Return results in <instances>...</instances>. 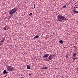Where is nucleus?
<instances>
[{
    "instance_id": "obj_17",
    "label": "nucleus",
    "mask_w": 78,
    "mask_h": 78,
    "mask_svg": "<svg viewBox=\"0 0 78 78\" xmlns=\"http://www.w3.org/2000/svg\"><path fill=\"white\" fill-rule=\"evenodd\" d=\"M66 5H64V6H63V8H66Z\"/></svg>"
},
{
    "instance_id": "obj_27",
    "label": "nucleus",
    "mask_w": 78,
    "mask_h": 78,
    "mask_svg": "<svg viewBox=\"0 0 78 78\" xmlns=\"http://www.w3.org/2000/svg\"><path fill=\"white\" fill-rule=\"evenodd\" d=\"M20 78H23V77H20Z\"/></svg>"
},
{
    "instance_id": "obj_18",
    "label": "nucleus",
    "mask_w": 78,
    "mask_h": 78,
    "mask_svg": "<svg viewBox=\"0 0 78 78\" xmlns=\"http://www.w3.org/2000/svg\"><path fill=\"white\" fill-rule=\"evenodd\" d=\"M34 8H35V4H34Z\"/></svg>"
},
{
    "instance_id": "obj_28",
    "label": "nucleus",
    "mask_w": 78,
    "mask_h": 78,
    "mask_svg": "<svg viewBox=\"0 0 78 78\" xmlns=\"http://www.w3.org/2000/svg\"><path fill=\"white\" fill-rule=\"evenodd\" d=\"M5 77H6V76H5Z\"/></svg>"
},
{
    "instance_id": "obj_14",
    "label": "nucleus",
    "mask_w": 78,
    "mask_h": 78,
    "mask_svg": "<svg viewBox=\"0 0 78 78\" xmlns=\"http://www.w3.org/2000/svg\"><path fill=\"white\" fill-rule=\"evenodd\" d=\"M5 41V40L4 39H3L2 40V43H3Z\"/></svg>"
},
{
    "instance_id": "obj_11",
    "label": "nucleus",
    "mask_w": 78,
    "mask_h": 78,
    "mask_svg": "<svg viewBox=\"0 0 78 78\" xmlns=\"http://www.w3.org/2000/svg\"><path fill=\"white\" fill-rule=\"evenodd\" d=\"M66 57L67 58H68L69 57V55H66Z\"/></svg>"
},
{
    "instance_id": "obj_10",
    "label": "nucleus",
    "mask_w": 78,
    "mask_h": 78,
    "mask_svg": "<svg viewBox=\"0 0 78 78\" xmlns=\"http://www.w3.org/2000/svg\"><path fill=\"white\" fill-rule=\"evenodd\" d=\"M39 36L38 35H37L35 37V38H39Z\"/></svg>"
},
{
    "instance_id": "obj_6",
    "label": "nucleus",
    "mask_w": 78,
    "mask_h": 78,
    "mask_svg": "<svg viewBox=\"0 0 78 78\" xmlns=\"http://www.w3.org/2000/svg\"><path fill=\"white\" fill-rule=\"evenodd\" d=\"M8 72H7V70H5L3 71V73L4 74H8Z\"/></svg>"
},
{
    "instance_id": "obj_26",
    "label": "nucleus",
    "mask_w": 78,
    "mask_h": 78,
    "mask_svg": "<svg viewBox=\"0 0 78 78\" xmlns=\"http://www.w3.org/2000/svg\"><path fill=\"white\" fill-rule=\"evenodd\" d=\"M35 38V37H34V39L35 38Z\"/></svg>"
},
{
    "instance_id": "obj_9",
    "label": "nucleus",
    "mask_w": 78,
    "mask_h": 78,
    "mask_svg": "<svg viewBox=\"0 0 78 78\" xmlns=\"http://www.w3.org/2000/svg\"><path fill=\"white\" fill-rule=\"evenodd\" d=\"M59 42L61 44H62L63 43V41L62 40H61V41H59Z\"/></svg>"
},
{
    "instance_id": "obj_19",
    "label": "nucleus",
    "mask_w": 78,
    "mask_h": 78,
    "mask_svg": "<svg viewBox=\"0 0 78 78\" xmlns=\"http://www.w3.org/2000/svg\"><path fill=\"white\" fill-rule=\"evenodd\" d=\"M78 7H75L74 8V9H76V8H77Z\"/></svg>"
},
{
    "instance_id": "obj_24",
    "label": "nucleus",
    "mask_w": 78,
    "mask_h": 78,
    "mask_svg": "<svg viewBox=\"0 0 78 78\" xmlns=\"http://www.w3.org/2000/svg\"><path fill=\"white\" fill-rule=\"evenodd\" d=\"M9 19H10V18L9 17L7 18V19L8 20H9Z\"/></svg>"
},
{
    "instance_id": "obj_3",
    "label": "nucleus",
    "mask_w": 78,
    "mask_h": 78,
    "mask_svg": "<svg viewBox=\"0 0 78 78\" xmlns=\"http://www.w3.org/2000/svg\"><path fill=\"white\" fill-rule=\"evenodd\" d=\"M7 70L8 71H12L14 70V67L11 66H8L7 67Z\"/></svg>"
},
{
    "instance_id": "obj_1",
    "label": "nucleus",
    "mask_w": 78,
    "mask_h": 78,
    "mask_svg": "<svg viewBox=\"0 0 78 78\" xmlns=\"http://www.w3.org/2000/svg\"><path fill=\"white\" fill-rule=\"evenodd\" d=\"M57 17V21L59 22L62 21V20H65L66 21V20L67 19L66 18L63 16L60 15L58 16Z\"/></svg>"
},
{
    "instance_id": "obj_12",
    "label": "nucleus",
    "mask_w": 78,
    "mask_h": 78,
    "mask_svg": "<svg viewBox=\"0 0 78 78\" xmlns=\"http://www.w3.org/2000/svg\"><path fill=\"white\" fill-rule=\"evenodd\" d=\"M3 29L5 30H6V27H5L4 28H3Z\"/></svg>"
},
{
    "instance_id": "obj_4",
    "label": "nucleus",
    "mask_w": 78,
    "mask_h": 78,
    "mask_svg": "<svg viewBox=\"0 0 78 78\" xmlns=\"http://www.w3.org/2000/svg\"><path fill=\"white\" fill-rule=\"evenodd\" d=\"M54 55H51L49 56V57L48 58V59H49L50 60H51L53 58Z\"/></svg>"
},
{
    "instance_id": "obj_7",
    "label": "nucleus",
    "mask_w": 78,
    "mask_h": 78,
    "mask_svg": "<svg viewBox=\"0 0 78 78\" xmlns=\"http://www.w3.org/2000/svg\"><path fill=\"white\" fill-rule=\"evenodd\" d=\"M27 69H31V68H30V66L29 65H28L27 66Z\"/></svg>"
},
{
    "instance_id": "obj_15",
    "label": "nucleus",
    "mask_w": 78,
    "mask_h": 78,
    "mask_svg": "<svg viewBox=\"0 0 78 78\" xmlns=\"http://www.w3.org/2000/svg\"><path fill=\"white\" fill-rule=\"evenodd\" d=\"M47 67H43V69H47Z\"/></svg>"
},
{
    "instance_id": "obj_16",
    "label": "nucleus",
    "mask_w": 78,
    "mask_h": 78,
    "mask_svg": "<svg viewBox=\"0 0 78 78\" xmlns=\"http://www.w3.org/2000/svg\"><path fill=\"white\" fill-rule=\"evenodd\" d=\"M48 58H45L44 59V61H48Z\"/></svg>"
},
{
    "instance_id": "obj_13",
    "label": "nucleus",
    "mask_w": 78,
    "mask_h": 78,
    "mask_svg": "<svg viewBox=\"0 0 78 78\" xmlns=\"http://www.w3.org/2000/svg\"><path fill=\"white\" fill-rule=\"evenodd\" d=\"M12 16H13V15H12V16H9V18H10H10H11V17H12Z\"/></svg>"
},
{
    "instance_id": "obj_21",
    "label": "nucleus",
    "mask_w": 78,
    "mask_h": 78,
    "mask_svg": "<svg viewBox=\"0 0 78 78\" xmlns=\"http://www.w3.org/2000/svg\"><path fill=\"white\" fill-rule=\"evenodd\" d=\"M32 15V13H30V14H29V15L30 16H31Z\"/></svg>"
},
{
    "instance_id": "obj_23",
    "label": "nucleus",
    "mask_w": 78,
    "mask_h": 78,
    "mask_svg": "<svg viewBox=\"0 0 78 78\" xmlns=\"http://www.w3.org/2000/svg\"><path fill=\"white\" fill-rule=\"evenodd\" d=\"M29 76H31V74H29Z\"/></svg>"
},
{
    "instance_id": "obj_25",
    "label": "nucleus",
    "mask_w": 78,
    "mask_h": 78,
    "mask_svg": "<svg viewBox=\"0 0 78 78\" xmlns=\"http://www.w3.org/2000/svg\"><path fill=\"white\" fill-rule=\"evenodd\" d=\"M76 58V59H77V58Z\"/></svg>"
},
{
    "instance_id": "obj_8",
    "label": "nucleus",
    "mask_w": 78,
    "mask_h": 78,
    "mask_svg": "<svg viewBox=\"0 0 78 78\" xmlns=\"http://www.w3.org/2000/svg\"><path fill=\"white\" fill-rule=\"evenodd\" d=\"M76 9H74L73 11V12L74 13H78V11H76Z\"/></svg>"
},
{
    "instance_id": "obj_2",
    "label": "nucleus",
    "mask_w": 78,
    "mask_h": 78,
    "mask_svg": "<svg viewBox=\"0 0 78 78\" xmlns=\"http://www.w3.org/2000/svg\"><path fill=\"white\" fill-rule=\"evenodd\" d=\"M17 9L16 8H14L12 10L9 12V14L10 15L13 14L14 13L16 12L17 11Z\"/></svg>"
},
{
    "instance_id": "obj_5",
    "label": "nucleus",
    "mask_w": 78,
    "mask_h": 78,
    "mask_svg": "<svg viewBox=\"0 0 78 78\" xmlns=\"http://www.w3.org/2000/svg\"><path fill=\"white\" fill-rule=\"evenodd\" d=\"M49 55L48 54H46L45 55L43 56V58H46L48 57Z\"/></svg>"
},
{
    "instance_id": "obj_20",
    "label": "nucleus",
    "mask_w": 78,
    "mask_h": 78,
    "mask_svg": "<svg viewBox=\"0 0 78 78\" xmlns=\"http://www.w3.org/2000/svg\"><path fill=\"white\" fill-rule=\"evenodd\" d=\"M75 55H76V54H75V53H74V54H73V55L74 56H75Z\"/></svg>"
},
{
    "instance_id": "obj_22",
    "label": "nucleus",
    "mask_w": 78,
    "mask_h": 78,
    "mask_svg": "<svg viewBox=\"0 0 78 78\" xmlns=\"http://www.w3.org/2000/svg\"><path fill=\"white\" fill-rule=\"evenodd\" d=\"M77 72H78V67L77 68Z\"/></svg>"
}]
</instances>
